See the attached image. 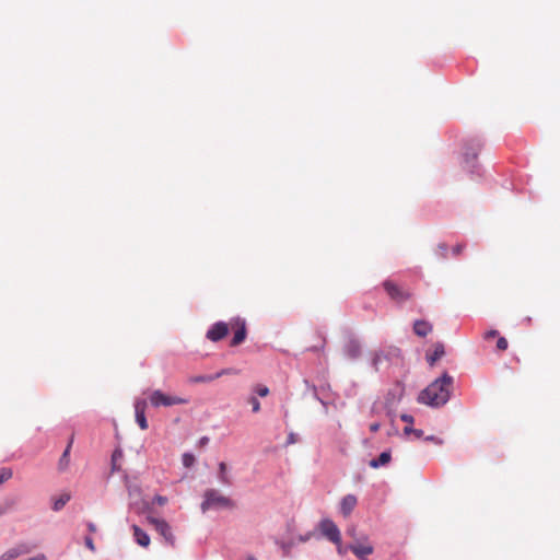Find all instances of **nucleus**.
I'll list each match as a JSON object with an SVG mask.
<instances>
[{"mask_svg":"<svg viewBox=\"0 0 560 560\" xmlns=\"http://www.w3.org/2000/svg\"><path fill=\"white\" fill-rule=\"evenodd\" d=\"M154 502L158 503L159 505H164L167 503V498L163 495H155Z\"/></svg>","mask_w":560,"mask_h":560,"instance_id":"2f4dec72","label":"nucleus"},{"mask_svg":"<svg viewBox=\"0 0 560 560\" xmlns=\"http://www.w3.org/2000/svg\"><path fill=\"white\" fill-rule=\"evenodd\" d=\"M378 360H380V357H378V355H376V357H375V359H374V365H376V364H377Z\"/></svg>","mask_w":560,"mask_h":560,"instance_id":"c03bdc74","label":"nucleus"},{"mask_svg":"<svg viewBox=\"0 0 560 560\" xmlns=\"http://www.w3.org/2000/svg\"><path fill=\"white\" fill-rule=\"evenodd\" d=\"M412 434H413L417 439H420V438H422V435H423V431H422V430L415 429V430H412Z\"/></svg>","mask_w":560,"mask_h":560,"instance_id":"a19ab883","label":"nucleus"},{"mask_svg":"<svg viewBox=\"0 0 560 560\" xmlns=\"http://www.w3.org/2000/svg\"><path fill=\"white\" fill-rule=\"evenodd\" d=\"M226 464L224 462H221L219 464V479L223 485H230L231 480L226 474Z\"/></svg>","mask_w":560,"mask_h":560,"instance_id":"4be33fe9","label":"nucleus"},{"mask_svg":"<svg viewBox=\"0 0 560 560\" xmlns=\"http://www.w3.org/2000/svg\"><path fill=\"white\" fill-rule=\"evenodd\" d=\"M202 512L211 509H233L235 503L229 497L223 495L215 489H208L203 493V501L200 505Z\"/></svg>","mask_w":560,"mask_h":560,"instance_id":"f03ea898","label":"nucleus"},{"mask_svg":"<svg viewBox=\"0 0 560 560\" xmlns=\"http://www.w3.org/2000/svg\"><path fill=\"white\" fill-rule=\"evenodd\" d=\"M445 353L444 345L441 342H436L433 345V352L427 354L428 363L433 366L438 360H440Z\"/></svg>","mask_w":560,"mask_h":560,"instance_id":"dca6fc26","label":"nucleus"},{"mask_svg":"<svg viewBox=\"0 0 560 560\" xmlns=\"http://www.w3.org/2000/svg\"><path fill=\"white\" fill-rule=\"evenodd\" d=\"M452 384L453 377L444 373L420 393L419 402L431 407L445 405L450 399Z\"/></svg>","mask_w":560,"mask_h":560,"instance_id":"f257e3e1","label":"nucleus"},{"mask_svg":"<svg viewBox=\"0 0 560 560\" xmlns=\"http://www.w3.org/2000/svg\"><path fill=\"white\" fill-rule=\"evenodd\" d=\"M230 328V323L218 322L208 329L206 336L209 340L217 342L226 337Z\"/></svg>","mask_w":560,"mask_h":560,"instance_id":"9d476101","label":"nucleus"},{"mask_svg":"<svg viewBox=\"0 0 560 560\" xmlns=\"http://www.w3.org/2000/svg\"><path fill=\"white\" fill-rule=\"evenodd\" d=\"M72 443H73V435L71 436L65 452L62 453L60 459H59V463H58V469L60 471H65L67 470V468L69 467V464H70V450H71V446H72Z\"/></svg>","mask_w":560,"mask_h":560,"instance_id":"a211bd4d","label":"nucleus"},{"mask_svg":"<svg viewBox=\"0 0 560 560\" xmlns=\"http://www.w3.org/2000/svg\"><path fill=\"white\" fill-rule=\"evenodd\" d=\"M383 287L388 296L397 303H402L411 298L410 292L404 290L392 280L384 281Z\"/></svg>","mask_w":560,"mask_h":560,"instance_id":"423d86ee","label":"nucleus"},{"mask_svg":"<svg viewBox=\"0 0 560 560\" xmlns=\"http://www.w3.org/2000/svg\"><path fill=\"white\" fill-rule=\"evenodd\" d=\"M11 477H12L11 468L4 467V468L0 469V485L5 482L7 480H9Z\"/></svg>","mask_w":560,"mask_h":560,"instance_id":"b1692460","label":"nucleus"},{"mask_svg":"<svg viewBox=\"0 0 560 560\" xmlns=\"http://www.w3.org/2000/svg\"><path fill=\"white\" fill-rule=\"evenodd\" d=\"M296 442V435L294 433H290L288 435V444H294Z\"/></svg>","mask_w":560,"mask_h":560,"instance_id":"e433bc0d","label":"nucleus"},{"mask_svg":"<svg viewBox=\"0 0 560 560\" xmlns=\"http://www.w3.org/2000/svg\"><path fill=\"white\" fill-rule=\"evenodd\" d=\"M148 521L151 525L154 526L155 530L165 539V541L170 545H174L175 537L172 533V528L170 524L161 518L149 516Z\"/></svg>","mask_w":560,"mask_h":560,"instance_id":"0eeeda50","label":"nucleus"},{"mask_svg":"<svg viewBox=\"0 0 560 560\" xmlns=\"http://www.w3.org/2000/svg\"><path fill=\"white\" fill-rule=\"evenodd\" d=\"M400 419L406 422V423H409V424H412L413 423V417L410 416V415H407V413H404L400 416Z\"/></svg>","mask_w":560,"mask_h":560,"instance_id":"72a5a7b5","label":"nucleus"},{"mask_svg":"<svg viewBox=\"0 0 560 560\" xmlns=\"http://www.w3.org/2000/svg\"><path fill=\"white\" fill-rule=\"evenodd\" d=\"M208 443H209V438H208V436H202V438L199 440V446H200V447L206 446Z\"/></svg>","mask_w":560,"mask_h":560,"instance_id":"4c0bfd02","label":"nucleus"},{"mask_svg":"<svg viewBox=\"0 0 560 560\" xmlns=\"http://www.w3.org/2000/svg\"><path fill=\"white\" fill-rule=\"evenodd\" d=\"M465 248V245L464 244H457L453 247V254L454 256H458Z\"/></svg>","mask_w":560,"mask_h":560,"instance_id":"7c9ffc66","label":"nucleus"},{"mask_svg":"<svg viewBox=\"0 0 560 560\" xmlns=\"http://www.w3.org/2000/svg\"><path fill=\"white\" fill-rule=\"evenodd\" d=\"M253 389L260 397H266L269 395V388L266 385L258 384Z\"/></svg>","mask_w":560,"mask_h":560,"instance_id":"393cba45","label":"nucleus"},{"mask_svg":"<svg viewBox=\"0 0 560 560\" xmlns=\"http://www.w3.org/2000/svg\"><path fill=\"white\" fill-rule=\"evenodd\" d=\"M5 510L0 508V515L4 514Z\"/></svg>","mask_w":560,"mask_h":560,"instance_id":"a18cd8bd","label":"nucleus"},{"mask_svg":"<svg viewBox=\"0 0 560 560\" xmlns=\"http://www.w3.org/2000/svg\"><path fill=\"white\" fill-rule=\"evenodd\" d=\"M337 546V551L339 555H345L346 551H347V548H345L341 544V541L339 542V545H336Z\"/></svg>","mask_w":560,"mask_h":560,"instance_id":"58836bf2","label":"nucleus"},{"mask_svg":"<svg viewBox=\"0 0 560 560\" xmlns=\"http://www.w3.org/2000/svg\"><path fill=\"white\" fill-rule=\"evenodd\" d=\"M88 529H89V532H91V533H95V532H96V526H95V524H93V523H91V522H90V523H88Z\"/></svg>","mask_w":560,"mask_h":560,"instance_id":"79ce46f5","label":"nucleus"},{"mask_svg":"<svg viewBox=\"0 0 560 560\" xmlns=\"http://www.w3.org/2000/svg\"><path fill=\"white\" fill-rule=\"evenodd\" d=\"M231 329L234 330V336L231 340V346L235 347L241 345L246 339V323L241 318H233L230 322Z\"/></svg>","mask_w":560,"mask_h":560,"instance_id":"6e6552de","label":"nucleus"},{"mask_svg":"<svg viewBox=\"0 0 560 560\" xmlns=\"http://www.w3.org/2000/svg\"><path fill=\"white\" fill-rule=\"evenodd\" d=\"M348 549L361 560H365L374 551L373 546L369 542V538L365 535H361V539L352 541Z\"/></svg>","mask_w":560,"mask_h":560,"instance_id":"20e7f679","label":"nucleus"},{"mask_svg":"<svg viewBox=\"0 0 560 560\" xmlns=\"http://www.w3.org/2000/svg\"><path fill=\"white\" fill-rule=\"evenodd\" d=\"M412 430H415V429L411 428L410 425H407V427H405L404 432H405V434H411Z\"/></svg>","mask_w":560,"mask_h":560,"instance_id":"37998d69","label":"nucleus"},{"mask_svg":"<svg viewBox=\"0 0 560 560\" xmlns=\"http://www.w3.org/2000/svg\"><path fill=\"white\" fill-rule=\"evenodd\" d=\"M498 330H489L485 334V339H490V338H494L498 336Z\"/></svg>","mask_w":560,"mask_h":560,"instance_id":"f704fd0d","label":"nucleus"},{"mask_svg":"<svg viewBox=\"0 0 560 560\" xmlns=\"http://www.w3.org/2000/svg\"><path fill=\"white\" fill-rule=\"evenodd\" d=\"M84 542H85V546L92 551L94 552L95 551V545H94V541L92 539V537L90 536H86L85 539H84Z\"/></svg>","mask_w":560,"mask_h":560,"instance_id":"c756f323","label":"nucleus"},{"mask_svg":"<svg viewBox=\"0 0 560 560\" xmlns=\"http://www.w3.org/2000/svg\"><path fill=\"white\" fill-rule=\"evenodd\" d=\"M145 408H147L145 400L136 401V404H135L136 421L139 424L141 430L148 429V422H147V418H145Z\"/></svg>","mask_w":560,"mask_h":560,"instance_id":"f8f14e48","label":"nucleus"},{"mask_svg":"<svg viewBox=\"0 0 560 560\" xmlns=\"http://www.w3.org/2000/svg\"><path fill=\"white\" fill-rule=\"evenodd\" d=\"M357 503H358V499L355 495L348 494V495L343 497L340 502V512L342 513V515L345 517H348L352 513L354 508L357 506Z\"/></svg>","mask_w":560,"mask_h":560,"instance_id":"ddd939ff","label":"nucleus"},{"mask_svg":"<svg viewBox=\"0 0 560 560\" xmlns=\"http://www.w3.org/2000/svg\"><path fill=\"white\" fill-rule=\"evenodd\" d=\"M30 550L31 549L26 544H20L2 553L0 560H13L21 555L30 552Z\"/></svg>","mask_w":560,"mask_h":560,"instance_id":"4468645a","label":"nucleus"},{"mask_svg":"<svg viewBox=\"0 0 560 560\" xmlns=\"http://www.w3.org/2000/svg\"><path fill=\"white\" fill-rule=\"evenodd\" d=\"M508 346H509L508 340H506L504 337H500V338L498 339V341H497V348H498V350H500V351H504V350H506V349H508Z\"/></svg>","mask_w":560,"mask_h":560,"instance_id":"c85d7f7f","label":"nucleus"},{"mask_svg":"<svg viewBox=\"0 0 560 560\" xmlns=\"http://www.w3.org/2000/svg\"><path fill=\"white\" fill-rule=\"evenodd\" d=\"M132 530L136 541L141 547H148L150 545L149 535L145 532H143L138 525H132Z\"/></svg>","mask_w":560,"mask_h":560,"instance_id":"6ab92c4d","label":"nucleus"},{"mask_svg":"<svg viewBox=\"0 0 560 560\" xmlns=\"http://www.w3.org/2000/svg\"><path fill=\"white\" fill-rule=\"evenodd\" d=\"M183 465L186 467V468H190L191 466H194L195 462H196V458L192 454L190 453H185L183 455Z\"/></svg>","mask_w":560,"mask_h":560,"instance_id":"5701e85b","label":"nucleus"},{"mask_svg":"<svg viewBox=\"0 0 560 560\" xmlns=\"http://www.w3.org/2000/svg\"><path fill=\"white\" fill-rule=\"evenodd\" d=\"M440 256L445 258L447 256V246L446 244L439 245Z\"/></svg>","mask_w":560,"mask_h":560,"instance_id":"473e14b6","label":"nucleus"},{"mask_svg":"<svg viewBox=\"0 0 560 560\" xmlns=\"http://www.w3.org/2000/svg\"><path fill=\"white\" fill-rule=\"evenodd\" d=\"M247 560H256L254 557H248Z\"/></svg>","mask_w":560,"mask_h":560,"instance_id":"49530a36","label":"nucleus"},{"mask_svg":"<svg viewBox=\"0 0 560 560\" xmlns=\"http://www.w3.org/2000/svg\"><path fill=\"white\" fill-rule=\"evenodd\" d=\"M69 500H70L69 493L61 494L58 499H56L54 501V505H52L54 511L61 510L67 504V502H69Z\"/></svg>","mask_w":560,"mask_h":560,"instance_id":"412c9836","label":"nucleus"},{"mask_svg":"<svg viewBox=\"0 0 560 560\" xmlns=\"http://www.w3.org/2000/svg\"><path fill=\"white\" fill-rule=\"evenodd\" d=\"M122 457V452L120 450H116L114 451L113 455H112V464H113V470H116L118 469L117 466H116V462Z\"/></svg>","mask_w":560,"mask_h":560,"instance_id":"bb28decb","label":"nucleus"},{"mask_svg":"<svg viewBox=\"0 0 560 560\" xmlns=\"http://www.w3.org/2000/svg\"><path fill=\"white\" fill-rule=\"evenodd\" d=\"M380 427H381V425H380V423H377V422L372 423V424L370 425V431H371V432H377V431L380 430Z\"/></svg>","mask_w":560,"mask_h":560,"instance_id":"ea45409f","label":"nucleus"},{"mask_svg":"<svg viewBox=\"0 0 560 560\" xmlns=\"http://www.w3.org/2000/svg\"><path fill=\"white\" fill-rule=\"evenodd\" d=\"M413 331L419 337H425L432 331V325L427 320H416L413 324Z\"/></svg>","mask_w":560,"mask_h":560,"instance_id":"f3484780","label":"nucleus"},{"mask_svg":"<svg viewBox=\"0 0 560 560\" xmlns=\"http://www.w3.org/2000/svg\"><path fill=\"white\" fill-rule=\"evenodd\" d=\"M187 402L188 400L185 398L164 394L160 389L153 390L150 395V404L155 408L185 405Z\"/></svg>","mask_w":560,"mask_h":560,"instance_id":"7ed1b4c3","label":"nucleus"},{"mask_svg":"<svg viewBox=\"0 0 560 560\" xmlns=\"http://www.w3.org/2000/svg\"><path fill=\"white\" fill-rule=\"evenodd\" d=\"M318 527L323 536L335 545H339L341 534L338 526L330 518L322 520Z\"/></svg>","mask_w":560,"mask_h":560,"instance_id":"39448f33","label":"nucleus"},{"mask_svg":"<svg viewBox=\"0 0 560 560\" xmlns=\"http://www.w3.org/2000/svg\"><path fill=\"white\" fill-rule=\"evenodd\" d=\"M237 374V371L235 369H223L215 374H206V375H191L187 378V382L189 384H199V383H210L218 378H220L223 375H232Z\"/></svg>","mask_w":560,"mask_h":560,"instance_id":"1a4fd4ad","label":"nucleus"},{"mask_svg":"<svg viewBox=\"0 0 560 560\" xmlns=\"http://www.w3.org/2000/svg\"><path fill=\"white\" fill-rule=\"evenodd\" d=\"M347 535L350 536L353 541H355V539H361L362 534L358 535L355 526H351L347 529Z\"/></svg>","mask_w":560,"mask_h":560,"instance_id":"cd10ccee","label":"nucleus"},{"mask_svg":"<svg viewBox=\"0 0 560 560\" xmlns=\"http://www.w3.org/2000/svg\"><path fill=\"white\" fill-rule=\"evenodd\" d=\"M390 460V453L389 452H383L380 454V456L375 459H372L370 462V466L373 468H378L380 466H384L388 464Z\"/></svg>","mask_w":560,"mask_h":560,"instance_id":"aec40b11","label":"nucleus"},{"mask_svg":"<svg viewBox=\"0 0 560 560\" xmlns=\"http://www.w3.org/2000/svg\"><path fill=\"white\" fill-rule=\"evenodd\" d=\"M425 440L427 441H431V442L436 443V444H442L443 443V441L441 439L435 438L433 435L427 436Z\"/></svg>","mask_w":560,"mask_h":560,"instance_id":"c9c22d12","label":"nucleus"},{"mask_svg":"<svg viewBox=\"0 0 560 560\" xmlns=\"http://www.w3.org/2000/svg\"><path fill=\"white\" fill-rule=\"evenodd\" d=\"M481 149V143L477 139H470L465 144L464 159L467 164L472 163Z\"/></svg>","mask_w":560,"mask_h":560,"instance_id":"9b49d317","label":"nucleus"},{"mask_svg":"<svg viewBox=\"0 0 560 560\" xmlns=\"http://www.w3.org/2000/svg\"><path fill=\"white\" fill-rule=\"evenodd\" d=\"M248 404L252 406L253 412H258L260 410V402L254 396L248 398Z\"/></svg>","mask_w":560,"mask_h":560,"instance_id":"a878e982","label":"nucleus"},{"mask_svg":"<svg viewBox=\"0 0 560 560\" xmlns=\"http://www.w3.org/2000/svg\"><path fill=\"white\" fill-rule=\"evenodd\" d=\"M345 353L351 359L358 358L361 353V346L359 341L355 339H349L345 345Z\"/></svg>","mask_w":560,"mask_h":560,"instance_id":"2eb2a0df","label":"nucleus"}]
</instances>
